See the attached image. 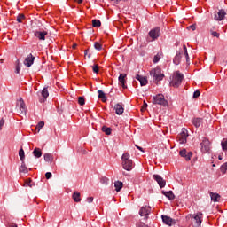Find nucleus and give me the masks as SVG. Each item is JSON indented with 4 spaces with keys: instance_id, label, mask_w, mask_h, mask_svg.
Listing matches in <instances>:
<instances>
[{
    "instance_id": "4468645a",
    "label": "nucleus",
    "mask_w": 227,
    "mask_h": 227,
    "mask_svg": "<svg viewBox=\"0 0 227 227\" xmlns=\"http://www.w3.org/2000/svg\"><path fill=\"white\" fill-rule=\"evenodd\" d=\"M126 79H127V74H121L118 78L119 82H120L121 88H123V90H127V85H126L127 80Z\"/></svg>"
},
{
    "instance_id": "864d4df0",
    "label": "nucleus",
    "mask_w": 227,
    "mask_h": 227,
    "mask_svg": "<svg viewBox=\"0 0 227 227\" xmlns=\"http://www.w3.org/2000/svg\"><path fill=\"white\" fill-rule=\"evenodd\" d=\"M4 125V119L0 120V130L3 129V126Z\"/></svg>"
},
{
    "instance_id": "052dcab7",
    "label": "nucleus",
    "mask_w": 227,
    "mask_h": 227,
    "mask_svg": "<svg viewBox=\"0 0 227 227\" xmlns=\"http://www.w3.org/2000/svg\"><path fill=\"white\" fill-rule=\"evenodd\" d=\"M8 227H19V226H17V223H12Z\"/></svg>"
},
{
    "instance_id": "7c9ffc66",
    "label": "nucleus",
    "mask_w": 227,
    "mask_h": 227,
    "mask_svg": "<svg viewBox=\"0 0 227 227\" xmlns=\"http://www.w3.org/2000/svg\"><path fill=\"white\" fill-rule=\"evenodd\" d=\"M181 136L183 138L182 143H187V137L189 136V134L187 133V129H183L182 132H181Z\"/></svg>"
},
{
    "instance_id": "3c124183",
    "label": "nucleus",
    "mask_w": 227,
    "mask_h": 227,
    "mask_svg": "<svg viewBox=\"0 0 227 227\" xmlns=\"http://www.w3.org/2000/svg\"><path fill=\"white\" fill-rule=\"evenodd\" d=\"M88 52H90V48H88L87 50L84 51V55L88 56V58H91V53L88 54Z\"/></svg>"
},
{
    "instance_id": "680f3d73",
    "label": "nucleus",
    "mask_w": 227,
    "mask_h": 227,
    "mask_svg": "<svg viewBox=\"0 0 227 227\" xmlns=\"http://www.w3.org/2000/svg\"><path fill=\"white\" fill-rule=\"evenodd\" d=\"M186 58V63H187V65H191V63H189V55L187 56V57H185Z\"/></svg>"
},
{
    "instance_id": "a18cd8bd",
    "label": "nucleus",
    "mask_w": 227,
    "mask_h": 227,
    "mask_svg": "<svg viewBox=\"0 0 227 227\" xmlns=\"http://www.w3.org/2000/svg\"><path fill=\"white\" fill-rule=\"evenodd\" d=\"M158 61H160V55L157 54L153 59V63H157Z\"/></svg>"
},
{
    "instance_id": "a211bd4d",
    "label": "nucleus",
    "mask_w": 227,
    "mask_h": 227,
    "mask_svg": "<svg viewBox=\"0 0 227 227\" xmlns=\"http://www.w3.org/2000/svg\"><path fill=\"white\" fill-rule=\"evenodd\" d=\"M115 114H118V116H121V114H123L125 108H123V106H121L120 103H117L114 106Z\"/></svg>"
},
{
    "instance_id": "f3484780",
    "label": "nucleus",
    "mask_w": 227,
    "mask_h": 227,
    "mask_svg": "<svg viewBox=\"0 0 227 227\" xmlns=\"http://www.w3.org/2000/svg\"><path fill=\"white\" fill-rule=\"evenodd\" d=\"M135 79H137V81H139L140 86H146V84H148V78L146 76L136 74Z\"/></svg>"
},
{
    "instance_id": "c03bdc74",
    "label": "nucleus",
    "mask_w": 227,
    "mask_h": 227,
    "mask_svg": "<svg viewBox=\"0 0 227 227\" xmlns=\"http://www.w3.org/2000/svg\"><path fill=\"white\" fill-rule=\"evenodd\" d=\"M136 227H150V226L143 222H139L136 223Z\"/></svg>"
},
{
    "instance_id": "cd10ccee",
    "label": "nucleus",
    "mask_w": 227,
    "mask_h": 227,
    "mask_svg": "<svg viewBox=\"0 0 227 227\" xmlns=\"http://www.w3.org/2000/svg\"><path fill=\"white\" fill-rule=\"evenodd\" d=\"M101 130L106 134V136H111V134L113 133V129L107 126H103L101 128Z\"/></svg>"
},
{
    "instance_id": "6ab92c4d",
    "label": "nucleus",
    "mask_w": 227,
    "mask_h": 227,
    "mask_svg": "<svg viewBox=\"0 0 227 227\" xmlns=\"http://www.w3.org/2000/svg\"><path fill=\"white\" fill-rule=\"evenodd\" d=\"M161 194H163V196L167 197L168 200H169L170 201L175 200V193H173V191L166 192V191L162 190Z\"/></svg>"
},
{
    "instance_id": "a19ab883",
    "label": "nucleus",
    "mask_w": 227,
    "mask_h": 227,
    "mask_svg": "<svg viewBox=\"0 0 227 227\" xmlns=\"http://www.w3.org/2000/svg\"><path fill=\"white\" fill-rule=\"evenodd\" d=\"M92 70L94 74H98V72L100 71L98 64H95L94 66H92Z\"/></svg>"
},
{
    "instance_id": "6e6552de",
    "label": "nucleus",
    "mask_w": 227,
    "mask_h": 227,
    "mask_svg": "<svg viewBox=\"0 0 227 227\" xmlns=\"http://www.w3.org/2000/svg\"><path fill=\"white\" fill-rule=\"evenodd\" d=\"M200 146L202 153H208V152H210V140H208L207 137H204L200 143Z\"/></svg>"
},
{
    "instance_id": "72a5a7b5",
    "label": "nucleus",
    "mask_w": 227,
    "mask_h": 227,
    "mask_svg": "<svg viewBox=\"0 0 227 227\" xmlns=\"http://www.w3.org/2000/svg\"><path fill=\"white\" fill-rule=\"evenodd\" d=\"M23 186L24 187H33V186H35V183H33V180H31V178H28L25 181V184Z\"/></svg>"
},
{
    "instance_id": "ddd939ff",
    "label": "nucleus",
    "mask_w": 227,
    "mask_h": 227,
    "mask_svg": "<svg viewBox=\"0 0 227 227\" xmlns=\"http://www.w3.org/2000/svg\"><path fill=\"white\" fill-rule=\"evenodd\" d=\"M23 63H24L25 67H27V68L31 67L33 63H35V56H33V54H31V53L28 54Z\"/></svg>"
},
{
    "instance_id": "412c9836",
    "label": "nucleus",
    "mask_w": 227,
    "mask_h": 227,
    "mask_svg": "<svg viewBox=\"0 0 227 227\" xmlns=\"http://www.w3.org/2000/svg\"><path fill=\"white\" fill-rule=\"evenodd\" d=\"M32 153L35 159H40V157H42V155L43 154V153H42V149L38 147H35Z\"/></svg>"
},
{
    "instance_id": "ea45409f",
    "label": "nucleus",
    "mask_w": 227,
    "mask_h": 227,
    "mask_svg": "<svg viewBox=\"0 0 227 227\" xmlns=\"http://www.w3.org/2000/svg\"><path fill=\"white\" fill-rule=\"evenodd\" d=\"M44 126H45V122L43 121L38 122V124L36 125V129H38V132H40V129H43Z\"/></svg>"
},
{
    "instance_id": "473e14b6",
    "label": "nucleus",
    "mask_w": 227,
    "mask_h": 227,
    "mask_svg": "<svg viewBox=\"0 0 227 227\" xmlns=\"http://www.w3.org/2000/svg\"><path fill=\"white\" fill-rule=\"evenodd\" d=\"M100 26H102L100 20L95 19L92 20V27H100Z\"/></svg>"
},
{
    "instance_id": "37998d69",
    "label": "nucleus",
    "mask_w": 227,
    "mask_h": 227,
    "mask_svg": "<svg viewBox=\"0 0 227 227\" xmlns=\"http://www.w3.org/2000/svg\"><path fill=\"white\" fill-rule=\"evenodd\" d=\"M101 184H104L105 185H107L109 184V178L104 176L100 179Z\"/></svg>"
},
{
    "instance_id": "0eeeda50",
    "label": "nucleus",
    "mask_w": 227,
    "mask_h": 227,
    "mask_svg": "<svg viewBox=\"0 0 227 227\" xmlns=\"http://www.w3.org/2000/svg\"><path fill=\"white\" fill-rule=\"evenodd\" d=\"M48 35H49V32L43 30V28L34 31V36H35V38L39 39L41 42L45 41V38Z\"/></svg>"
},
{
    "instance_id": "39448f33",
    "label": "nucleus",
    "mask_w": 227,
    "mask_h": 227,
    "mask_svg": "<svg viewBox=\"0 0 227 227\" xmlns=\"http://www.w3.org/2000/svg\"><path fill=\"white\" fill-rule=\"evenodd\" d=\"M148 36L152 39L153 42L158 40L159 36H160V27H156L151 29L148 33Z\"/></svg>"
},
{
    "instance_id": "423d86ee",
    "label": "nucleus",
    "mask_w": 227,
    "mask_h": 227,
    "mask_svg": "<svg viewBox=\"0 0 227 227\" xmlns=\"http://www.w3.org/2000/svg\"><path fill=\"white\" fill-rule=\"evenodd\" d=\"M152 214V207L150 206H144L139 210L140 217H145V220H148V217Z\"/></svg>"
},
{
    "instance_id": "7ed1b4c3",
    "label": "nucleus",
    "mask_w": 227,
    "mask_h": 227,
    "mask_svg": "<svg viewBox=\"0 0 227 227\" xmlns=\"http://www.w3.org/2000/svg\"><path fill=\"white\" fill-rule=\"evenodd\" d=\"M184 81V74L180 71H176L174 73L173 80L170 82V86L173 88H180L182 86V82Z\"/></svg>"
},
{
    "instance_id": "9b49d317",
    "label": "nucleus",
    "mask_w": 227,
    "mask_h": 227,
    "mask_svg": "<svg viewBox=\"0 0 227 227\" xmlns=\"http://www.w3.org/2000/svg\"><path fill=\"white\" fill-rule=\"evenodd\" d=\"M161 219H162V222L164 223V224H166L167 226H173V225L176 224V220H175L166 215H162Z\"/></svg>"
},
{
    "instance_id": "2f4dec72",
    "label": "nucleus",
    "mask_w": 227,
    "mask_h": 227,
    "mask_svg": "<svg viewBox=\"0 0 227 227\" xmlns=\"http://www.w3.org/2000/svg\"><path fill=\"white\" fill-rule=\"evenodd\" d=\"M19 157L21 162H24V160L26 159V153H24V149L22 147L19 150Z\"/></svg>"
},
{
    "instance_id": "49530a36",
    "label": "nucleus",
    "mask_w": 227,
    "mask_h": 227,
    "mask_svg": "<svg viewBox=\"0 0 227 227\" xmlns=\"http://www.w3.org/2000/svg\"><path fill=\"white\" fill-rule=\"evenodd\" d=\"M200 95H201V92H200V90H195L193 92V98H198L200 97Z\"/></svg>"
},
{
    "instance_id": "e433bc0d",
    "label": "nucleus",
    "mask_w": 227,
    "mask_h": 227,
    "mask_svg": "<svg viewBox=\"0 0 227 227\" xmlns=\"http://www.w3.org/2000/svg\"><path fill=\"white\" fill-rule=\"evenodd\" d=\"M222 150L227 152V139L221 142Z\"/></svg>"
},
{
    "instance_id": "bb28decb",
    "label": "nucleus",
    "mask_w": 227,
    "mask_h": 227,
    "mask_svg": "<svg viewBox=\"0 0 227 227\" xmlns=\"http://www.w3.org/2000/svg\"><path fill=\"white\" fill-rule=\"evenodd\" d=\"M72 198L74 200V203H80L81 201V192H74L73 195H72Z\"/></svg>"
},
{
    "instance_id": "de8ad7c7",
    "label": "nucleus",
    "mask_w": 227,
    "mask_h": 227,
    "mask_svg": "<svg viewBox=\"0 0 227 227\" xmlns=\"http://www.w3.org/2000/svg\"><path fill=\"white\" fill-rule=\"evenodd\" d=\"M45 178H46V180H51V178H52V173L46 172L45 173Z\"/></svg>"
},
{
    "instance_id": "aec40b11",
    "label": "nucleus",
    "mask_w": 227,
    "mask_h": 227,
    "mask_svg": "<svg viewBox=\"0 0 227 227\" xmlns=\"http://www.w3.org/2000/svg\"><path fill=\"white\" fill-rule=\"evenodd\" d=\"M182 54H183L182 51H180L176 54V56L173 59L174 65H180V62L182 61Z\"/></svg>"
},
{
    "instance_id": "338daca9",
    "label": "nucleus",
    "mask_w": 227,
    "mask_h": 227,
    "mask_svg": "<svg viewBox=\"0 0 227 227\" xmlns=\"http://www.w3.org/2000/svg\"><path fill=\"white\" fill-rule=\"evenodd\" d=\"M212 167H213V168H215V164H213Z\"/></svg>"
},
{
    "instance_id": "774afa93",
    "label": "nucleus",
    "mask_w": 227,
    "mask_h": 227,
    "mask_svg": "<svg viewBox=\"0 0 227 227\" xmlns=\"http://www.w3.org/2000/svg\"><path fill=\"white\" fill-rule=\"evenodd\" d=\"M122 175H127L125 172H122Z\"/></svg>"
},
{
    "instance_id": "79ce46f5",
    "label": "nucleus",
    "mask_w": 227,
    "mask_h": 227,
    "mask_svg": "<svg viewBox=\"0 0 227 227\" xmlns=\"http://www.w3.org/2000/svg\"><path fill=\"white\" fill-rule=\"evenodd\" d=\"M220 171H222L223 174L226 173V171H227V162L223 163V164L220 167Z\"/></svg>"
},
{
    "instance_id": "a878e982",
    "label": "nucleus",
    "mask_w": 227,
    "mask_h": 227,
    "mask_svg": "<svg viewBox=\"0 0 227 227\" xmlns=\"http://www.w3.org/2000/svg\"><path fill=\"white\" fill-rule=\"evenodd\" d=\"M114 187H115L116 192H120V191H121V189H123V182L116 181L114 183Z\"/></svg>"
},
{
    "instance_id": "e2e57ef3",
    "label": "nucleus",
    "mask_w": 227,
    "mask_h": 227,
    "mask_svg": "<svg viewBox=\"0 0 227 227\" xmlns=\"http://www.w3.org/2000/svg\"><path fill=\"white\" fill-rule=\"evenodd\" d=\"M222 159H223V155L220 154V155L218 156V160H221Z\"/></svg>"
},
{
    "instance_id": "f03ea898",
    "label": "nucleus",
    "mask_w": 227,
    "mask_h": 227,
    "mask_svg": "<svg viewBox=\"0 0 227 227\" xmlns=\"http://www.w3.org/2000/svg\"><path fill=\"white\" fill-rule=\"evenodd\" d=\"M150 75L153 77V82L155 84H159L160 81H162V79L165 77L164 74H162V69L159 67L152 69L150 71Z\"/></svg>"
},
{
    "instance_id": "603ef678",
    "label": "nucleus",
    "mask_w": 227,
    "mask_h": 227,
    "mask_svg": "<svg viewBox=\"0 0 227 227\" xmlns=\"http://www.w3.org/2000/svg\"><path fill=\"white\" fill-rule=\"evenodd\" d=\"M188 29H192V31H196V24H192L188 27Z\"/></svg>"
},
{
    "instance_id": "2eb2a0df",
    "label": "nucleus",
    "mask_w": 227,
    "mask_h": 227,
    "mask_svg": "<svg viewBox=\"0 0 227 227\" xmlns=\"http://www.w3.org/2000/svg\"><path fill=\"white\" fill-rule=\"evenodd\" d=\"M224 17H226V11L224 9H221L217 14H215L214 19L220 22L221 20H224Z\"/></svg>"
},
{
    "instance_id": "4be33fe9",
    "label": "nucleus",
    "mask_w": 227,
    "mask_h": 227,
    "mask_svg": "<svg viewBox=\"0 0 227 227\" xmlns=\"http://www.w3.org/2000/svg\"><path fill=\"white\" fill-rule=\"evenodd\" d=\"M42 97L44 98L43 101L40 99V102H45L47 100V97H49V90L47 87H44L41 92Z\"/></svg>"
},
{
    "instance_id": "f257e3e1",
    "label": "nucleus",
    "mask_w": 227,
    "mask_h": 227,
    "mask_svg": "<svg viewBox=\"0 0 227 227\" xmlns=\"http://www.w3.org/2000/svg\"><path fill=\"white\" fill-rule=\"evenodd\" d=\"M122 160V168L126 171H132L134 168V162L130 159V154L129 153H125L121 156Z\"/></svg>"
},
{
    "instance_id": "c756f323",
    "label": "nucleus",
    "mask_w": 227,
    "mask_h": 227,
    "mask_svg": "<svg viewBox=\"0 0 227 227\" xmlns=\"http://www.w3.org/2000/svg\"><path fill=\"white\" fill-rule=\"evenodd\" d=\"M20 173H28L27 167L25 161H21V166L19 168Z\"/></svg>"
},
{
    "instance_id": "20e7f679",
    "label": "nucleus",
    "mask_w": 227,
    "mask_h": 227,
    "mask_svg": "<svg viewBox=\"0 0 227 227\" xmlns=\"http://www.w3.org/2000/svg\"><path fill=\"white\" fill-rule=\"evenodd\" d=\"M153 104L162 106L163 107H168L169 106V103L168 102V99L163 96V94L160 93L153 97Z\"/></svg>"
},
{
    "instance_id": "4d7b16f0",
    "label": "nucleus",
    "mask_w": 227,
    "mask_h": 227,
    "mask_svg": "<svg viewBox=\"0 0 227 227\" xmlns=\"http://www.w3.org/2000/svg\"><path fill=\"white\" fill-rule=\"evenodd\" d=\"M121 1H123V3H127L128 0H116L115 4H120Z\"/></svg>"
},
{
    "instance_id": "dca6fc26",
    "label": "nucleus",
    "mask_w": 227,
    "mask_h": 227,
    "mask_svg": "<svg viewBox=\"0 0 227 227\" xmlns=\"http://www.w3.org/2000/svg\"><path fill=\"white\" fill-rule=\"evenodd\" d=\"M193 217L197 226H201V223H203V213L198 212Z\"/></svg>"
},
{
    "instance_id": "8fccbe9b",
    "label": "nucleus",
    "mask_w": 227,
    "mask_h": 227,
    "mask_svg": "<svg viewBox=\"0 0 227 227\" xmlns=\"http://www.w3.org/2000/svg\"><path fill=\"white\" fill-rule=\"evenodd\" d=\"M211 35L212 36H215V38H219V36H221V34L215 31H211Z\"/></svg>"
},
{
    "instance_id": "69168bd1",
    "label": "nucleus",
    "mask_w": 227,
    "mask_h": 227,
    "mask_svg": "<svg viewBox=\"0 0 227 227\" xmlns=\"http://www.w3.org/2000/svg\"><path fill=\"white\" fill-rule=\"evenodd\" d=\"M215 59H217V57L215 56V57H214V61H215Z\"/></svg>"
},
{
    "instance_id": "5701e85b",
    "label": "nucleus",
    "mask_w": 227,
    "mask_h": 227,
    "mask_svg": "<svg viewBox=\"0 0 227 227\" xmlns=\"http://www.w3.org/2000/svg\"><path fill=\"white\" fill-rule=\"evenodd\" d=\"M210 198L211 201H214V203H217V201H219V200L221 199V195H219V193L210 192Z\"/></svg>"
},
{
    "instance_id": "1a4fd4ad",
    "label": "nucleus",
    "mask_w": 227,
    "mask_h": 227,
    "mask_svg": "<svg viewBox=\"0 0 227 227\" xmlns=\"http://www.w3.org/2000/svg\"><path fill=\"white\" fill-rule=\"evenodd\" d=\"M17 106H19L20 114H24L26 116V114L27 113V108L26 107V103L24 102V99L22 98H20Z\"/></svg>"
},
{
    "instance_id": "393cba45",
    "label": "nucleus",
    "mask_w": 227,
    "mask_h": 227,
    "mask_svg": "<svg viewBox=\"0 0 227 227\" xmlns=\"http://www.w3.org/2000/svg\"><path fill=\"white\" fill-rule=\"evenodd\" d=\"M98 98L102 100V102H107V97H106V92L104 90H98Z\"/></svg>"
},
{
    "instance_id": "b1692460",
    "label": "nucleus",
    "mask_w": 227,
    "mask_h": 227,
    "mask_svg": "<svg viewBox=\"0 0 227 227\" xmlns=\"http://www.w3.org/2000/svg\"><path fill=\"white\" fill-rule=\"evenodd\" d=\"M203 121L202 118L197 117L192 120V123L196 129L201 126V122Z\"/></svg>"
},
{
    "instance_id": "f8f14e48",
    "label": "nucleus",
    "mask_w": 227,
    "mask_h": 227,
    "mask_svg": "<svg viewBox=\"0 0 227 227\" xmlns=\"http://www.w3.org/2000/svg\"><path fill=\"white\" fill-rule=\"evenodd\" d=\"M179 155L180 157L185 159L187 162H189V160H191V159L192 158V152L187 153V149L184 148L179 152Z\"/></svg>"
},
{
    "instance_id": "4c0bfd02",
    "label": "nucleus",
    "mask_w": 227,
    "mask_h": 227,
    "mask_svg": "<svg viewBox=\"0 0 227 227\" xmlns=\"http://www.w3.org/2000/svg\"><path fill=\"white\" fill-rule=\"evenodd\" d=\"M94 49H96V51H102V43H100L99 42H95Z\"/></svg>"
},
{
    "instance_id": "09e8293b",
    "label": "nucleus",
    "mask_w": 227,
    "mask_h": 227,
    "mask_svg": "<svg viewBox=\"0 0 227 227\" xmlns=\"http://www.w3.org/2000/svg\"><path fill=\"white\" fill-rule=\"evenodd\" d=\"M183 51L185 57L189 56V52L187 51V46L185 44L183 45Z\"/></svg>"
},
{
    "instance_id": "f704fd0d",
    "label": "nucleus",
    "mask_w": 227,
    "mask_h": 227,
    "mask_svg": "<svg viewBox=\"0 0 227 227\" xmlns=\"http://www.w3.org/2000/svg\"><path fill=\"white\" fill-rule=\"evenodd\" d=\"M15 74H20V60H16Z\"/></svg>"
},
{
    "instance_id": "0e129e2a",
    "label": "nucleus",
    "mask_w": 227,
    "mask_h": 227,
    "mask_svg": "<svg viewBox=\"0 0 227 227\" xmlns=\"http://www.w3.org/2000/svg\"><path fill=\"white\" fill-rule=\"evenodd\" d=\"M75 47H77V44L73 45V49H75Z\"/></svg>"
},
{
    "instance_id": "13d9d810",
    "label": "nucleus",
    "mask_w": 227,
    "mask_h": 227,
    "mask_svg": "<svg viewBox=\"0 0 227 227\" xmlns=\"http://www.w3.org/2000/svg\"><path fill=\"white\" fill-rule=\"evenodd\" d=\"M143 107H144V109H146V107H148V104L146 103V101H144Z\"/></svg>"
},
{
    "instance_id": "c9c22d12",
    "label": "nucleus",
    "mask_w": 227,
    "mask_h": 227,
    "mask_svg": "<svg viewBox=\"0 0 227 227\" xmlns=\"http://www.w3.org/2000/svg\"><path fill=\"white\" fill-rule=\"evenodd\" d=\"M78 104L79 106H84L86 104V99L84 98L83 96H80L78 98Z\"/></svg>"
},
{
    "instance_id": "9d476101",
    "label": "nucleus",
    "mask_w": 227,
    "mask_h": 227,
    "mask_svg": "<svg viewBox=\"0 0 227 227\" xmlns=\"http://www.w3.org/2000/svg\"><path fill=\"white\" fill-rule=\"evenodd\" d=\"M153 180H155V182H157V184L160 189H164V187H166V180H164V178H162V176H160L158 174H154V175H153Z\"/></svg>"
},
{
    "instance_id": "58836bf2",
    "label": "nucleus",
    "mask_w": 227,
    "mask_h": 227,
    "mask_svg": "<svg viewBox=\"0 0 227 227\" xmlns=\"http://www.w3.org/2000/svg\"><path fill=\"white\" fill-rule=\"evenodd\" d=\"M22 19H26V15H24V14H19V15L17 16L16 20H17V22H19V24H22Z\"/></svg>"
},
{
    "instance_id": "5fc2aeb1",
    "label": "nucleus",
    "mask_w": 227,
    "mask_h": 227,
    "mask_svg": "<svg viewBox=\"0 0 227 227\" xmlns=\"http://www.w3.org/2000/svg\"><path fill=\"white\" fill-rule=\"evenodd\" d=\"M135 146H136V148H137V150H139L140 152L145 153V149H143V147H141V146H139V145H135Z\"/></svg>"
},
{
    "instance_id": "6e6d98bb",
    "label": "nucleus",
    "mask_w": 227,
    "mask_h": 227,
    "mask_svg": "<svg viewBox=\"0 0 227 227\" xmlns=\"http://www.w3.org/2000/svg\"><path fill=\"white\" fill-rule=\"evenodd\" d=\"M87 202L88 203H93V197H88L87 198Z\"/></svg>"
},
{
    "instance_id": "bf43d9fd",
    "label": "nucleus",
    "mask_w": 227,
    "mask_h": 227,
    "mask_svg": "<svg viewBox=\"0 0 227 227\" xmlns=\"http://www.w3.org/2000/svg\"><path fill=\"white\" fill-rule=\"evenodd\" d=\"M75 3H78V4H82V3L84 1V0H74Z\"/></svg>"
},
{
    "instance_id": "c85d7f7f",
    "label": "nucleus",
    "mask_w": 227,
    "mask_h": 227,
    "mask_svg": "<svg viewBox=\"0 0 227 227\" xmlns=\"http://www.w3.org/2000/svg\"><path fill=\"white\" fill-rule=\"evenodd\" d=\"M45 162H51L52 163V160H54V156L52 154L46 153L43 155Z\"/></svg>"
}]
</instances>
